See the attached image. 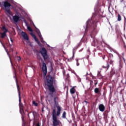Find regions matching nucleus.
Here are the masks:
<instances>
[{
  "instance_id": "nucleus-1",
  "label": "nucleus",
  "mask_w": 126,
  "mask_h": 126,
  "mask_svg": "<svg viewBox=\"0 0 126 126\" xmlns=\"http://www.w3.org/2000/svg\"><path fill=\"white\" fill-rule=\"evenodd\" d=\"M54 101L55 102V106H56L57 111L55 109H53L52 112V126H59L62 122L61 121L58 119V117L61 116V113L62 112V107L59 106V97L55 96L54 99Z\"/></svg>"
},
{
  "instance_id": "nucleus-2",
  "label": "nucleus",
  "mask_w": 126,
  "mask_h": 126,
  "mask_svg": "<svg viewBox=\"0 0 126 126\" xmlns=\"http://www.w3.org/2000/svg\"><path fill=\"white\" fill-rule=\"evenodd\" d=\"M55 79L54 77L51 75H47L45 78V84L46 86H47L48 89L49 91V95L53 97L54 96V93L57 92V90L54 86V81Z\"/></svg>"
},
{
  "instance_id": "nucleus-3",
  "label": "nucleus",
  "mask_w": 126,
  "mask_h": 126,
  "mask_svg": "<svg viewBox=\"0 0 126 126\" xmlns=\"http://www.w3.org/2000/svg\"><path fill=\"white\" fill-rule=\"evenodd\" d=\"M0 7L4 6L5 11H6V13L7 14H9V15H11V14H12V12L10 10V6H11V4L8 2V1H2V2H0Z\"/></svg>"
},
{
  "instance_id": "nucleus-4",
  "label": "nucleus",
  "mask_w": 126,
  "mask_h": 126,
  "mask_svg": "<svg viewBox=\"0 0 126 126\" xmlns=\"http://www.w3.org/2000/svg\"><path fill=\"white\" fill-rule=\"evenodd\" d=\"M93 24L91 23V21L90 20L87 21L86 26H84V28L85 30L84 36H85L87 32H88V29H90V28H92V27H93Z\"/></svg>"
},
{
  "instance_id": "nucleus-5",
  "label": "nucleus",
  "mask_w": 126,
  "mask_h": 126,
  "mask_svg": "<svg viewBox=\"0 0 126 126\" xmlns=\"http://www.w3.org/2000/svg\"><path fill=\"white\" fill-rule=\"evenodd\" d=\"M40 53L43 57L44 61H46V60L48 59L49 56H48V51L46 48L43 47L40 50Z\"/></svg>"
},
{
  "instance_id": "nucleus-6",
  "label": "nucleus",
  "mask_w": 126,
  "mask_h": 126,
  "mask_svg": "<svg viewBox=\"0 0 126 126\" xmlns=\"http://www.w3.org/2000/svg\"><path fill=\"white\" fill-rule=\"evenodd\" d=\"M19 107L20 108V113L22 115V119L23 121L24 118L23 117V114H24V106H23V104L21 102V97H19Z\"/></svg>"
},
{
  "instance_id": "nucleus-7",
  "label": "nucleus",
  "mask_w": 126,
  "mask_h": 126,
  "mask_svg": "<svg viewBox=\"0 0 126 126\" xmlns=\"http://www.w3.org/2000/svg\"><path fill=\"white\" fill-rule=\"evenodd\" d=\"M1 29L2 31H3V32L0 33L1 38L2 39H3V38H4V37H6V33H7V32H8V30H7L6 28H5V26H3L2 27V28H1Z\"/></svg>"
},
{
  "instance_id": "nucleus-8",
  "label": "nucleus",
  "mask_w": 126,
  "mask_h": 126,
  "mask_svg": "<svg viewBox=\"0 0 126 126\" xmlns=\"http://www.w3.org/2000/svg\"><path fill=\"white\" fill-rule=\"evenodd\" d=\"M42 70L43 72V75L44 76H46V75H47V64H46V63H42Z\"/></svg>"
},
{
  "instance_id": "nucleus-9",
  "label": "nucleus",
  "mask_w": 126,
  "mask_h": 126,
  "mask_svg": "<svg viewBox=\"0 0 126 126\" xmlns=\"http://www.w3.org/2000/svg\"><path fill=\"white\" fill-rule=\"evenodd\" d=\"M37 116V112L33 111L32 112V119L34 120L33 125L36 126H40V124H39V122L37 123V122H35V120H36V116Z\"/></svg>"
},
{
  "instance_id": "nucleus-10",
  "label": "nucleus",
  "mask_w": 126,
  "mask_h": 126,
  "mask_svg": "<svg viewBox=\"0 0 126 126\" xmlns=\"http://www.w3.org/2000/svg\"><path fill=\"white\" fill-rule=\"evenodd\" d=\"M98 109L100 112L105 111V106L103 104H100L98 106Z\"/></svg>"
},
{
  "instance_id": "nucleus-11",
  "label": "nucleus",
  "mask_w": 126,
  "mask_h": 126,
  "mask_svg": "<svg viewBox=\"0 0 126 126\" xmlns=\"http://www.w3.org/2000/svg\"><path fill=\"white\" fill-rule=\"evenodd\" d=\"M31 36H32V38H33V39H34L35 41H36V42L37 43V44L40 45V44H41L40 43V41H39V39H38V38H37V36H36V35L35 34H34L33 33H32L31 34Z\"/></svg>"
},
{
  "instance_id": "nucleus-12",
  "label": "nucleus",
  "mask_w": 126,
  "mask_h": 126,
  "mask_svg": "<svg viewBox=\"0 0 126 126\" xmlns=\"http://www.w3.org/2000/svg\"><path fill=\"white\" fill-rule=\"evenodd\" d=\"M22 35L23 36L24 40H27V41L29 40V37H28V35L25 33V32H22Z\"/></svg>"
},
{
  "instance_id": "nucleus-13",
  "label": "nucleus",
  "mask_w": 126,
  "mask_h": 126,
  "mask_svg": "<svg viewBox=\"0 0 126 126\" xmlns=\"http://www.w3.org/2000/svg\"><path fill=\"white\" fill-rule=\"evenodd\" d=\"M13 19L14 22H18L19 21V19H20V17L16 15L13 16Z\"/></svg>"
},
{
  "instance_id": "nucleus-14",
  "label": "nucleus",
  "mask_w": 126,
  "mask_h": 126,
  "mask_svg": "<svg viewBox=\"0 0 126 126\" xmlns=\"http://www.w3.org/2000/svg\"><path fill=\"white\" fill-rule=\"evenodd\" d=\"M93 84H94L95 86L98 84V80H94V81L91 80L90 81V85L92 86Z\"/></svg>"
},
{
  "instance_id": "nucleus-15",
  "label": "nucleus",
  "mask_w": 126,
  "mask_h": 126,
  "mask_svg": "<svg viewBox=\"0 0 126 126\" xmlns=\"http://www.w3.org/2000/svg\"><path fill=\"white\" fill-rule=\"evenodd\" d=\"M16 85H17V90L18 91V95H19V98H20L21 94H20V87H19V85H18V82L16 81Z\"/></svg>"
},
{
  "instance_id": "nucleus-16",
  "label": "nucleus",
  "mask_w": 126,
  "mask_h": 126,
  "mask_svg": "<svg viewBox=\"0 0 126 126\" xmlns=\"http://www.w3.org/2000/svg\"><path fill=\"white\" fill-rule=\"evenodd\" d=\"M104 120H105V123H106L107 124H108V123H109V121H108V113H106L105 114H104Z\"/></svg>"
},
{
  "instance_id": "nucleus-17",
  "label": "nucleus",
  "mask_w": 126,
  "mask_h": 126,
  "mask_svg": "<svg viewBox=\"0 0 126 126\" xmlns=\"http://www.w3.org/2000/svg\"><path fill=\"white\" fill-rule=\"evenodd\" d=\"M97 77L99 78V79H103V76H102V74H101V71H98L97 72Z\"/></svg>"
},
{
  "instance_id": "nucleus-18",
  "label": "nucleus",
  "mask_w": 126,
  "mask_h": 126,
  "mask_svg": "<svg viewBox=\"0 0 126 126\" xmlns=\"http://www.w3.org/2000/svg\"><path fill=\"white\" fill-rule=\"evenodd\" d=\"M34 27H35V28H36V30H35V32H36V33H37V35H38V37L42 35L41 34V32H40V31L39 30V29H37V28H36V26H35V25H33Z\"/></svg>"
},
{
  "instance_id": "nucleus-19",
  "label": "nucleus",
  "mask_w": 126,
  "mask_h": 126,
  "mask_svg": "<svg viewBox=\"0 0 126 126\" xmlns=\"http://www.w3.org/2000/svg\"><path fill=\"white\" fill-rule=\"evenodd\" d=\"M102 67L103 68H105L106 70H108V68L110 67V64L108 63H107L106 65H104L103 66H102Z\"/></svg>"
},
{
  "instance_id": "nucleus-20",
  "label": "nucleus",
  "mask_w": 126,
  "mask_h": 126,
  "mask_svg": "<svg viewBox=\"0 0 126 126\" xmlns=\"http://www.w3.org/2000/svg\"><path fill=\"white\" fill-rule=\"evenodd\" d=\"M75 91H76V90H75L74 87H72L70 90V93H71V94H74L75 93Z\"/></svg>"
},
{
  "instance_id": "nucleus-21",
  "label": "nucleus",
  "mask_w": 126,
  "mask_h": 126,
  "mask_svg": "<svg viewBox=\"0 0 126 126\" xmlns=\"http://www.w3.org/2000/svg\"><path fill=\"white\" fill-rule=\"evenodd\" d=\"M94 92L95 94H99L100 93V90L98 88H95L94 90Z\"/></svg>"
},
{
  "instance_id": "nucleus-22",
  "label": "nucleus",
  "mask_w": 126,
  "mask_h": 126,
  "mask_svg": "<svg viewBox=\"0 0 126 126\" xmlns=\"http://www.w3.org/2000/svg\"><path fill=\"white\" fill-rule=\"evenodd\" d=\"M62 118V119H66V112L65 111H63Z\"/></svg>"
},
{
  "instance_id": "nucleus-23",
  "label": "nucleus",
  "mask_w": 126,
  "mask_h": 126,
  "mask_svg": "<svg viewBox=\"0 0 126 126\" xmlns=\"http://www.w3.org/2000/svg\"><path fill=\"white\" fill-rule=\"evenodd\" d=\"M117 20H118V21H122V16H121V15L120 14H118Z\"/></svg>"
},
{
  "instance_id": "nucleus-24",
  "label": "nucleus",
  "mask_w": 126,
  "mask_h": 126,
  "mask_svg": "<svg viewBox=\"0 0 126 126\" xmlns=\"http://www.w3.org/2000/svg\"><path fill=\"white\" fill-rule=\"evenodd\" d=\"M39 37L40 39L41 42L43 44H45V41H44V39H43V37H42V35H40Z\"/></svg>"
},
{
  "instance_id": "nucleus-25",
  "label": "nucleus",
  "mask_w": 126,
  "mask_h": 126,
  "mask_svg": "<svg viewBox=\"0 0 126 126\" xmlns=\"http://www.w3.org/2000/svg\"><path fill=\"white\" fill-rule=\"evenodd\" d=\"M32 104H33V105L35 106V107H38V103H36V101H32Z\"/></svg>"
},
{
  "instance_id": "nucleus-26",
  "label": "nucleus",
  "mask_w": 126,
  "mask_h": 126,
  "mask_svg": "<svg viewBox=\"0 0 126 126\" xmlns=\"http://www.w3.org/2000/svg\"><path fill=\"white\" fill-rule=\"evenodd\" d=\"M28 30H29L30 32H33V30H32V28H31V27L30 26L28 27Z\"/></svg>"
},
{
  "instance_id": "nucleus-27",
  "label": "nucleus",
  "mask_w": 126,
  "mask_h": 126,
  "mask_svg": "<svg viewBox=\"0 0 126 126\" xmlns=\"http://www.w3.org/2000/svg\"><path fill=\"white\" fill-rule=\"evenodd\" d=\"M74 48L73 49V56L70 58V60H72L73 59V58L74 57Z\"/></svg>"
},
{
  "instance_id": "nucleus-28",
  "label": "nucleus",
  "mask_w": 126,
  "mask_h": 126,
  "mask_svg": "<svg viewBox=\"0 0 126 126\" xmlns=\"http://www.w3.org/2000/svg\"><path fill=\"white\" fill-rule=\"evenodd\" d=\"M37 60H41L42 61V57L40 55H37Z\"/></svg>"
},
{
  "instance_id": "nucleus-29",
  "label": "nucleus",
  "mask_w": 126,
  "mask_h": 126,
  "mask_svg": "<svg viewBox=\"0 0 126 126\" xmlns=\"http://www.w3.org/2000/svg\"><path fill=\"white\" fill-rule=\"evenodd\" d=\"M0 42L1 43L2 46L3 47V48L5 49V45H4V44H3V43H2V42H1V40H0Z\"/></svg>"
},
{
  "instance_id": "nucleus-30",
  "label": "nucleus",
  "mask_w": 126,
  "mask_h": 126,
  "mask_svg": "<svg viewBox=\"0 0 126 126\" xmlns=\"http://www.w3.org/2000/svg\"><path fill=\"white\" fill-rule=\"evenodd\" d=\"M107 0L109 2V5H112V4L111 3V2H112V0Z\"/></svg>"
},
{
  "instance_id": "nucleus-31",
  "label": "nucleus",
  "mask_w": 126,
  "mask_h": 126,
  "mask_svg": "<svg viewBox=\"0 0 126 126\" xmlns=\"http://www.w3.org/2000/svg\"><path fill=\"white\" fill-rule=\"evenodd\" d=\"M31 114H32V112H30V113H29V114H28V117H29V118L30 119H30H31V117H30V115H31Z\"/></svg>"
},
{
  "instance_id": "nucleus-32",
  "label": "nucleus",
  "mask_w": 126,
  "mask_h": 126,
  "mask_svg": "<svg viewBox=\"0 0 126 126\" xmlns=\"http://www.w3.org/2000/svg\"><path fill=\"white\" fill-rule=\"evenodd\" d=\"M18 61L20 62V61H21V58H20V57H18Z\"/></svg>"
},
{
  "instance_id": "nucleus-33",
  "label": "nucleus",
  "mask_w": 126,
  "mask_h": 126,
  "mask_svg": "<svg viewBox=\"0 0 126 126\" xmlns=\"http://www.w3.org/2000/svg\"><path fill=\"white\" fill-rule=\"evenodd\" d=\"M76 62H77V66H78V65H79V63H78V60H77Z\"/></svg>"
},
{
  "instance_id": "nucleus-34",
  "label": "nucleus",
  "mask_w": 126,
  "mask_h": 126,
  "mask_svg": "<svg viewBox=\"0 0 126 126\" xmlns=\"http://www.w3.org/2000/svg\"><path fill=\"white\" fill-rule=\"evenodd\" d=\"M10 62H11L12 66H13V68H14V69H15V68H14V67H13V64L12 63V62H11V60L10 61Z\"/></svg>"
},
{
  "instance_id": "nucleus-35",
  "label": "nucleus",
  "mask_w": 126,
  "mask_h": 126,
  "mask_svg": "<svg viewBox=\"0 0 126 126\" xmlns=\"http://www.w3.org/2000/svg\"><path fill=\"white\" fill-rule=\"evenodd\" d=\"M124 17L125 23H126V16H124Z\"/></svg>"
},
{
  "instance_id": "nucleus-36",
  "label": "nucleus",
  "mask_w": 126,
  "mask_h": 126,
  "mask_svg": "<svg viewBox=\"0 0 126 126\" xmlns=\"http://www.w3.org/2000/svg\"><path fill=\"white\" fill-rule=\"evenodd\" d=\"M18 69H19L20 72H21V69H20V67H19V66L18 67Z\"/></svg>"
},
{
  "instance_id": "nucleus-37",
  "label": "nucleus",
  "mask_w": 126,
  "mask_h": 126,
  "mask_svg": "<svg viewBox=\"0 0 126 126\" xmlns=\"http://www.w3.org/2000/svg\"><path fill=\"white\" fill-rule=\"evenodd\" d=\"M114 63V61L113 60L110 61V63L112 64Z\"/></svg>"
},
{
  "instance_id": "nucleus-38",
  "label": "nucleus",
  "mask_w": 126,
  "mask_h": 126,
  "mask_svg": "<svg viewBox=\"0 0 126 126\" xmlns=\"http://www.w3.org/2000/svg\"><path fill=\"white\" fill-rule=\"evenodd\" d=\"M67 78H69V74H67Z\"/></svg>"
},
{
  "instance_id": "nucleus-39",
  "label": "nucleus",
  "mask_w": 126,
  "mask_h": 126,
  "mask_svg": "<svg viewBox=\"0 0 126 126\" xmlns=\"http://www.w3.org/2000/svg\"><path fill=\"white\" fill-rule=\"evenodd\" d=\"M83 103H86V105H87V103H88L86 100H84Z\"/></svg>"
},
{
  "instance_id": "nucleus-40",
  "label": "nucleus",
  "mask_w": 126,
  "mask_h": 126,
  "mask_svg": "<svg viewBox=\"0 0 126 126\" xmlns=\"http://www.w3.org/2000/svg\"><path fill=\"white\" fill-rule=\"evenodd\" d=\"M10 41L12 42V43H13V40H12V38H10Z\"/></svg>"
},
{
  "instance_id": "nucleus-41",
  "label": "nucleus",
  "mask_w": 126,
  "mask_h": 126,
  "mask_svg": "<svg viewBox=\"0 0 126 126\" xmlns=\"http://www.w3.org/2000/svg\"><path fill=\"white\" fill-rule=\"evenodd\" d=\"M110 57H112L113 58V54H109Z\"/></svg>"
},
{
  "instance_id": "nucleus-42",
  "label": "nucleus",
  "mask_w": 126,
  "mask_h": 126,
  "mask_svg": "<svg viewBox=\"0 0 126 126\" xmlns=\"http://www.w3.org/2000/svg\"><path fill=\"white\" fill-rule=\"evenodd\" d=\"M105 56H104L103 57H102V59H103V60H105Z\"/></svg>"
},
{
  "instance_id": "nucleus-43",
  "label": "nucleus",
  "mask_w": 126,
  "mask_h": 126,
  "mask_svg": "<svg viewBox=\"0 0 126 126\" xmlns=\"http://www.w3.org/2000/svg\"><path fill=\"white\" fill-rule=\"evenodd\" d=\"M24 22H25V23L27 24V23H26V20H24Z\"/></svg>"
},
{
  "instance_id": "nucleus-44",
  "label": "nucleus",
  "mask_w": 126,
  "mask_h": 126,
  "mask_svg": "<svg viewBox=\"0 0 126 126\" xmlns=\"http://www.w3.org/2000/svg\"><path fill=\"white\" fill-rule=\"evenodd\" d=\"M86 76H87V75H89V74H88V72H87V74H86Z\"/></svg>"
},
{
  "instance_id": "nucleus-45",
  "label": "nucleus",
  "mask_w": 126,
  "mask_h": 126,
  "mask_svg": "<svg viewBox=\"0 0 126 126\" xmlns=\"http://www.w3.org/2000/svg\"><path fill=\"white\" fill-rule=\"evenodd\" d=\"M11 51H12V52H13V49H12V48H11Z\"/></svg>"
},
{
  "instance_id": "nucleus-46",
  "label": "nucleus",
  "mask_w": 126,
  "mask_h": 126,
  "mask_svg": "<svg viewBox=\"0 0 126 126\" xmlns=\"http://www.w3.org/2000/svg\"><path fill=\"white\" fill-rule=\"evenodd\" d=\"M124 48H126V45H124Z\"/></svg>"
}]
</instances>
